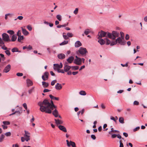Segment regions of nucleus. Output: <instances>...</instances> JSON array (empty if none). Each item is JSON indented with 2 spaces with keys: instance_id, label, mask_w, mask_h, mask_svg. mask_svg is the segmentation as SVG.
<instances>
[{
  "instance_id": "1",
  "label": "nucleus",
  "mask_w": 147,
  "mask_h": 147,
  "mask_svg": "<svg viewBox=\"0 0 147 147\" xmlns=\"http://www.w3.org/2000/svg\"><path fill=\"white\" fill-rule=\"evenodd\" d=\"M51 103L46 99L44 100L42 102L40 101L38 102V105L40 106V110L42 112H45L46 113L51 114L52 113L50 107L51 106L53 105L54 104L53 100L51 101Z\"/></svg>"
},
{
  "instance_id": "2",
  "label": "nucleus",
  "mask_w": 147,
  "mask_h": 147,
  "mask_svg": "<svg viewBox=\"0 0 147 147\" xmlns=\"http://www.w3.org/2000/svg\"><path fill=\"white\" fill-rule=\"evenodd\" d=\"M119 35V34L117 31H113L112 33H108V37L113 40L115 39L117 37H118Z\"/></svg>"
},
{
  "instance_id": "3",
  "label": "nucleus",
  "mask_w": 147,
  "mask_h": 147,
  "mask_svg": "<svg viewBox=\"0 0 147 147\" xmlns=\"http://www.w3.org/2000/svg\"><path fill=\"white\" fill-rule=\"evenodd\" d=\"M108 33L109 32H106L103 31L101 30L98 32V39H99V38H102L104 37L108 36Z\"/></svg>"
},
{
  "instance_id": "4",
  "label": "nucleus",
  "mask_w": 147,
  "mask_h": 147,
  "mask_svg": "<svg viewBox=\"0 0 147 147\" xmlns=\"http://www.w3.org/2000/svg\"><path fill=\"white\" fill-rule=\"evenodd\" d=\"M2 36L3 40L4 41L7 42L11 41L9 36L7 34L3 33L2 34Z\"/></svg>"
},
{
  "instance_id": "5",
  "label": "nucleus",
  "mask_w": 147,
  "mask_h": 147,
  "mask_svg": "<svg viewBox=\"0 0 147 147\" xmlns=\"http://www.w3.org/2000/svg\"><path fill=\"white\" fill-rule=\"evenodd\" d=\"M78 51L79 53L82 55H85L88 52L86 48L83 47H80Z\"/></svg>"
},
{
  "instance_id": "6",
  "label": "nucleus",
  "mask_w": 147,
  "mask_h": 147,
  "mask_svg": "<svg viewBox=\"0 0 147 147\" xmlns=\"http://www.w3.org/2000/svg\"><path fill=\"white\" fill-rule=\"evenodd\" d=\"M49 73L47 71H45L44 73V75H42V80L45 81L46 80H48L49 78Z\"/></svg>"
},
{
  "instance_id": "7",
  "label": "nucleus",
  "mask_w": 147,
  "mask_h": 147,
  "mask_svg": "<svg viewBox=\"0 0 147 147\" xmlns=\"http://www.w3.org/2000/svg\"><path fill=\"white\" fill-rule=\"evenodd\" d=\"M116 40L117 43H118L121 45H124L126 44V41H123L122 39L120 37L118 38Z\"/></svg>"
},
{
  "instance_id": "8",
  "label": "nucleus",
  "mask_w": 147,
  "mask_h": 147,
  "mask_svg": "<svg viewBox=\"0 0 147 147\" xmlns=\"http://www.w3.org/2000/svg\"><path fill=\"white\" fill-rule=\"evenodd\" d=\"M22 108L21 107H19L18 108V110H16L15 112H14L13 113L9 115L10 116H11V115H13L15 114L16 113H18V114L19 115H20L21 113H22Z\"/></svg>"
},
{
  "instance_id": "9",
  "label": "nucleus",
  "mask_w": 147,
  "mask_h": 147,
  "mask_svg": "<svg viewBox=\"0 0 147 147\" xmlns=\"http://www.w3.org/2000/svg\"><path fill=\"white\" fill-rule=\"evenodd\" d=\"M54 69L55 70L57 69L61 68L63 67V65L62 63H60L59 64H54Z\"/></svg>"
},
{
  "instance_id": "10",
  "label": "nucleus",
  "mask_w": 147,
  "mask_h": 147,
  "mask_svg": "<svg viewBox=\"0 0 147 147\" xmlns=\"http://www.w3.org/2000/svg\"><path fill=\"white\" fill-rule=\"evenodd\" d=\"M74 63L78 65H80L82 63L81 59L80 58H78V59H75L74 61Z\"/></svg>"
},
{
  "instance_id": "11",
  "label": "nucleus",
  "mask_w": 147,
  "mask_h": 147,
  "mask_svg": "<svg viewBox=\"0 0 147 147\" xmlns=\"http://www.w3.org/2000/svg\"><path fill=\"white\" fill-rule=\"evenodd\" d=\"M11 67V65L10 64H8L5 67L3 70V72L5 73L8 72L10 70Z\"/></svg>"
},
{
  "instance_id": "12",
  "label": "nucleus",
  "mask_w": 147,
  "mask_h": 147,
  "mask_svg": "<svg viewBox=\"0 0 147 147\" xmlns=\"http://www.w3.org/2000/svg\"><path fill=\"white\" fill-rule=\"evenodd\" d=\"M66 141L67 146L69 147H70L71 146H72L76 144L74 142L71 141L69 142L68 140H67Z\"/></svg>"
},
{
  "instance_id": "13",
  "label": "nucleus",
  "mask_w": 147,
  "mask_h": 147,
  "mask_svg": "<svg viewBox=\"0 0 147 147\" xmlns=\"http://www.w3.org/2000/svg\"><path fill=\"white\" fill-rule=\"evenodd\" d=\"M55 88L57 90H60L62 89V86L61 84L57 83L55 84Z\"/></svg>"
},
{
  "instance_id": "14",
  "label": "nucleus",
  "mask_w": 147,
  "mask_h": 147,
  "mask_svg": "<svg viewBox=\"0 0 147 147\" xmlns=\"http://www.w3.org/2000/svg\"><path fill=\"white\" fill-rule=\"evenodd\" d=\"M59 128L61 131L64 132H67V130L66 128L63 126L62 125H59L58 126Z\"/></svg>"
},
{
  "instance_id": "15",
  "label": "nucleus",
  "mask_w": 147,
  "mask_h": 147,
  "mask_svg": "<svg viewBox=\"0 0 147 147\" xmlns=\"http://www.w3.org/2000/svg\"><path fill=\"white\" fill-rule=\"evenodd\" d=\"M74 57L73 56H71L69 57L67 60V61L69 63H71L74 60Z\"/></svg>"
},
{
  "instance_id": "16",
  "label": "nucleus",
  "mask_w": 147,
  "mask_h": 147,
  "mask_svg": "<svg viewBox=\"0 0 147 147\" xmlns=\"http://www.w3.org/2000/svg\"><path fill=\"white\" fill-rule=\"evenodd\" d=\"M56 124L57 125H58L62 124L63 123V122L61 120H60L59 119H54Z\"/></svg>"
},
{
  "instance_id": "17",
  "label": "nucleus",
  "mask_w": 147,
  "mask_h": 147,
  "mask_svg": "<svg viewBox=\"0 0 147 147\" xmlns=\"http://www.w3.org/2000/svg\"><path fill=\"white\" fill-rule=\"evenodd\" d=\"M57 57L59 59H63L65 58V56L64 54L61 53L58 55Z\"/></svg>"
},
{
  "instance_id": "18",
  "label": "nucleus",
  "mask_w": 147,
  "mask_h": 147,
  "mask_svg": "<svg viewBox=\"0 0 147 147\" xmlns=\"http://www.w3.org/2000/svg\"><path fill=\"white\" fill-rule=\"evenodd\" d=\"M71 68V67L70 66L67 65H65L64 67V71L66 72H67Z\"/></svg>"
},
{
  "instance_id": "19",
  "label": "nucleus",
  "mask_w": 147,
  "mask_h": 147,
  "mask_svg": "<svg viewBox=\"0 0 147 147\" xmlns=\"http://www.w3.org/2000/svg\"><path fill=\"white\" fill-rule=\"evenodd\" d=\"M52 114L55 117H57L58 116L59 113L56 109H55L53 111Z\"/></svg>"
},
{
  "instance_id": "20",
  "label": "nucleus",
  "mask_w": 147,
  "mask_h": 147,
  "mask_svg": "<svg viewBox=\"0 0 147 147\" xmlns=\"http://www.w3.org/2000/svg\"><path fill=\"white\" fill-rule=\"evenodd\" d=\"M21 28L22 33L24 35L26 36L28 34V32L24 28L22 27H21Z\"/></svg>"
},
{
  "instance_id": "21",
  "label": "nucleus",
  "mask_w": 147,
  "mask_h": 147,
  "mask_svg": "<svg viewBox=\"0 0 147 147\" xmlns=\"http://www.w3.org/2000/svg\"><path fill=\"white\" fill-rule=\"evenodd\" d=\"M26 83L28 87L32 86L33 84L32 82L29 79L26 80Z\"/></svg>"
},
{
  "instance_id": "22",
  "label": "nucleus",
  "mask_w": 147,
  "mask_h": 147,
  "mask_svg": "<svg viewBox=\"0 0 147 147\" xmlns=\"http://www.w3.org/2000/svg\"><path fill=\"white\" fill-rule=\"evenodd\" d=\"M102 38H99L98 40V42L101 45H102L105 44V41Z\"/></svg>"
},
{
  "instance_id": "23",
  "label": "nucleus",
  "mask_w": 147,
  "mask_h": 147,
  "mask_svg": "<svg viewBox=\"0 0 147 147\" xmlns=\"http://www.w3.org/2000/svg\"><path fill=\"white\" fill-rule=\"evenodd\" d=\"M82 45V43L79 41H77L75 44V46L76 47H78Z\"/></svg>"
},
{
  "instance_id": "24",
  "label": "nucleus",
  "mask_w": 147,
  "mask_h": 147,
  "mask_svg": "<svg viewBox=\"0 0 147 147\" xmlns=\"http://www.w3.org/2000/svg\"><path fill=\"white\" fill-rule=\"evenodd\" d=\"M42 85L44 88H47L49 85V84L48 82L44 81L42 82Z\"/></svg>"
},
{
  "instance_id": "25",
  "label": "nucleus",
  "mask_w": 147,
  "mask_h": 147,
  "mask_svg": "<svg viewBox=\"0 0 147 147\" xmlns=\"http://www.w3.org/2000/svg\"><path fill=\"white\" fill-rule=\"evenodd\" d=\"M49 96L50 98H51V100L54 99L55 100H59V98L58 97H55L52 95H50Z\"/></svg>"
},
{
  "instance_id": "26",
  "label": "nucleus",
  "mask_w": 147,
  "mask_h": 147,
  "mask_svg": "<svg viewBox=\"0 0 147 147\" xmlns=\"http://www.w3.org/2000/svg\"><path fill=\"white\" fill-rule=\"evenodd\" d=\"M17 39V37L16 35H13L12 36L11 39V41L12 42L15 41Z\"/></svg>"
},
{
  "instance_id": "27",
  "label": "nucleus",
  "mask_w": 147,
  "mask_h": 147,
  "mask_svg": "<svg viewBox=\"0 0 147 147\" xmlns=\"http://www.w3.org/2000/svg\"><path fill=\"white\" fill-rule=\"evenodd\" d=\"M24 136L26 139V142L30 140V136L29 135H24Z\"/></svg>"
},
{
  "instance_id": "28",
  "label": "nucleus",
  "mask_w": 147,
  "mask_h": 147,
  "mask_svg": "<svg viewBox=\"0 0 147 147\" xmlns=\"http://www.w3.org/2000/svg\"><path fill=\"white\" fill-rule=\"evenodd\" d=\"M119 120L120 123L122 124L124 123V119L123 117H119Z\"/></svg>"
},
{
  "instance_id": "29",
  "label": "nucleus",
  "mask_w": 147,
  "mask_h": 147,
  "mask_svg": "<svg viewBox=\"0 0 147 147\" xmlns=\"http://www.w3.org/2000/svg\"><path fill=\"white\" fill-rule=\"evenodd\" d=\"M71 67L72 70H78V69L79 67V66H71Z\"/></svg>"
},
{
  "instance_id": "30",
  "label": "nucleus",
  "mask_w": 147,
  "mask_h": 147,
  "mask_svg": "<svg viewBox=\"0 0 147 147\" xmlns=\"http://www.w3.org/2000/svg\"><path fill=\"white\" fill-rule=\"evenodd\" d=\"M24 39L23 36H18V40L19 42H20L21 40H23Z\"/></svg>"
},
{
  "instance_id": "31",
  "label": "nucleus",
  "mask_w": 147,
  "mask_h": 147,
  "mask_svg": "<svg viewBox=\"0 0 147 147\" xmlns=\"http://www.w3.org/2000/svg\"><path fill=\"white\" fill-rule=\"evenodd\" d=\"M79 94L80 95H86V93L85 91L82 90L80 91Z\"/></svg>"
},
{
  "instance_id": "32",
  "label": "nucleus",
  "mask_w": 147,
  "mask_h": 147,
  "mask_svg": "<svg viewBox=\"0 0 147 147\" xmlns=\"http://www.w3.org/2000/svg\"><path fill=\"white\" fill-rule=\"evenodd\" d=\"M12 52L13 53L18 51V49L16 47L13 48L11 50Z\"/></svg>"
},
{
  "instance_id": "33",
  "label": "nucleus",
  "mask_w": 147,
  "mask_h": 147,
  "mask_svg": "<svg viewBox=\"0 0 147 147\" xmlns=\"http://www.w3.org/2000/svg\"><path fill=\"white\" fill-rule=\"evenodd\" d=\"M68 43V41L67 40H64V41L62 42V43H60L59 45H63L67 44Z\"/></svg>"
},
{
  "instance_id": "34",
  "label": "nucleus",
  "mask_w": 147,
  "mask_h": 147,
  "mask_svg": "<svg viewBox=\"0 0 147 147\" xmlns=\"http://www.w3.org/2000/svg\"><path fill=\"white\" fill-rule=\"evenodd\" d=\"M90 32V30L88 29H86L84 32V33L86 35H87Z\"/></svg>"
},
{
  "instance_id": "35",
  "label": "nucleus",
  "mask_w": 147,
  "mask_h": 147,
  "mask_svg": "<svg viewBox=\"0 0 147 147\" xmlns=\"http://www.w3.org/2000/svg\"><path fill=\"white\" fill-rule=\"evenodd\" d=\"M5 137V136L3 134H1L0 137V142H2Z\"/></svg>"
},
{
  "instance_id": "36",
  "label": "nucleus",
  "mask_w": 147,
  "mask_h": 147,
  "mask_svg": "<svg viewBox=\"0 0 147 147\" xmlns=\"http://www.w3.org/2000/svg\"><path fill=\"white\" fill-rule=\"evenodd\" d=\"M7 32L11 35H14V32L12 30H9L7 31Z\"/></svg>"
},
{
  "instance_id": "37",
  "label": "nucleus",
  "mask_w": 147,
  "mask_h": 147,
  "mask_svg": "<svg viewBox=\"0 0 147 147\" xmlns=\"http://www.w3.org/2000/svg\"><path fill=\"white\" fill-rule=\"evenodd\" d=\"M56 18L59 21H61V16L60 15H57L56 16Z\"/></svg>"
},
{
  "instance_id": "38",
  "label": "nucleus",
  "mask_w": 147,
  "mask_h": 147,
  "mask_svg": "<svg viewBox=\"0 0 147 147\" xmlns=\"http://www.w3.org/2000/svg\"><path fill=\"white\" fill-rule=\"evenodd\" d=\"M0 56L1 57V58H2V60L3 61H4L5 59V58L4 57V55L3 54L0 53Z\"/></svg>"
},
{
  "instance_id": "39",
  "label": "nucleus",
  "mask_w": 147,
  "mask_h": 147,
  "mask_svg": "<svg viewBox=\"0 0 147 147\" xmlns=\"http://www.w3.org/2000/svg\"><path fill=\"white\" fill-rule=\"evenodd\" d=\"M34 89V87H32L28 91V93L29 94H31L33 91Z\"/></svg>"
},
{
  "instance_id": "40",
  "label": "nucleus",
  "mask_w": 147,
  "mask_h": 147,
  "mask_svg": "<svg viewBox=\"0 0 147 147\" xmlns=\"http://www.w3.org/2000/svg\"><path fill=\"white\" fill-rule=\"evenodd\" d=\"M67 26V25L63 24L62 25H57V28H61V27H65V26Z\"/></svg>"
},
{
  "instance_id": "41",
  "label": "nucleus",
  "mask_w": 147,
  "mask_h": 147,
  "mask_svg": "<svg viewBox=\"0 0 147 147\" xmlns=\"http://www.w3.org/2000/svg\"><path fill=\"white\" fill-rule=\"evenodd\" d=\"M57 108V107L54 105L53 106H51V107H50L49 109H51V111H52V110H53L54 108L56 109Z\"/></svg>"
},
{
  "instance_id": "42",
  "label": "nucleus",
  "mask_w": 147,
  "mask_h": 147,
  "mask_svg": "<svg viewBox=\"0 0 147 147\" xmlns=\"http://www.w3.org/2000/svg\"><path fill=\"white\" fill-rule=\"evenodd\" d=\"M105 39L106 40L107 42L106 44L107 45H109L111 44V42L110 40L107 38H105Z\"/></svg>"
},
{
  "instance_id": "43",
  "label": "nucleus",
  "mask_w": 147,
  "mask_h": 147,
  "mask_svg": "<svg viewBox=\"0 0 147 147\" xmlns=\"http://www.w3.org/2000/svg\"><path fill=\"white\" fill-rule=\"evenodd\" d=\"M67 35L69 37H71L73 36V34L71 33L68 32L67 34Z\"/></svg>"
},
{
  "instance_id": "44",
  "label": "nucleus",
  "mask_w": 147,
  "mask_h": 147,
  "mask_svg": "<svg viewBox=\"0 0 147 147\" xmlns=\"http://www.w3.org/2000/svg\"><path fill=\"white\" fill-rule=\"evenodd\" d=\"M3 123L4 125H9L10 124V122L8 121H3Z\"/></svg>"
},
{
  "instance_id": "45",
  "label": "nucleus",
  "mask_w": 147,
  "mask_h": 147,
  "mask_svg": "<svg viewBox=\"0 0 147 147\" xmlns=\"http://www.w3.org/2000/svg\"><path fill=\"white\" fill-rule=\"evenodd\" d=\"M78 8H76L75 10L74 11V13L76 15L78 14Z\"/></svg>"
},
{
  "instance_id": "46",
  "label": "nucleus",
  "mask_w": 147,
  "mask_h": 147,
  "mask_svg": "<svg viewBox=\"0 0 147 147\" xmlns=\"http://www.w3.org/2000/svg\"><path fill=\"white\" fill-rule=\"evenodd\" d=\"M119 132V131H118L114 130H111L110 131H109V134H112V132Z\"/></svg>"
},
{
  "instance_id": "47",
  "label": "nucleus",
  "mask_w": 147,
  "mask_h": 147,
  "mask_svg": "<svg viewBox=\"0 0 147 147\" xmlns=\"http://www.w3.org/2000/svg\"><path fill=\"white\" fill-rule=\"evenodd\" d=\"M5 53L8 56H9L11 54L10 51L7 49L5 51Z\"/></svg>"
},
{
  "instance_id": "48",
  "label": "nucleus",
  "mask_w": 147,
  "mask_h": 147,
  "mask_svg": "<svg viewBox=\"0 0 147 147\" xmlns=\"http://www.w3.org/2000/svg\"><path fill=\"white\" fill-rule=\"evenodd\" d=\"M117 43V42L116 40H115V41H112L111 42V43L110 44V45L111 46H113V45H115Z\"/></svg>"
},
{
  "instance_id": "49",
  "label": "nucleus",
  "mask_w": 147,
  "mask_h": 147,
  "mask_svg": "<svg viewBox=\"0 0 147 147\" xmlns=\"http://www.w3.org/2000/svg\"><path fill=\"white\" fill-rule=\"evenodd\" d=\"M11 135V134L10 132H6L5 134V135L7 136H10Z\"/></svg>"
},
{
  "instance_id": "50",
  "label": "nucleus",
  "mask_w": 147,
  "mask_h": 147,
  "mask_svg": "<svg viewBox=\"0 0 147 147\" xmlns=\"http://www.w3.org/2000/svg\"><path fill=\"white\" fill-rule=\"evenodd\" d=\"M56 80H54L52 81L51 83V86H53L55 85V83L56 82Z\"/></svg>"
},
{
  "instance_id": "51",
  "label": "nucleus",
  "mask_w": 147,
  "mask_h": 147,
  "mask_svg": "<svg viewBox=\"0 0 147 147\" xmlns=\"http://www.w3.org/2000/svg\"><path fill=\"white\" fill-rule=\"evenodd\" d=\"M58 72L59 73H64V71L63 69H57Z\"/></svg>"
},
{
  "instance_id": "52",
  "label": "nucleus",
  "mask_w": 147,
  "mask_h": 147,
  "mask_svg": "<svg viewBox=\"0 0 147 147\" xmlns=\"http://www.w3.org/2000/svg\"><path fill=\"white\" fill-rule=\"evenodd\" d=\"M64 34V33H63V34ZM63 38L65 40H67L69 39V38L68 37L67 35H64L63 34Z\"/></svg>"
},
{
  "instance_id": "53",
  "label": "nucleus",
  "mask_w": 147,
  "mask_h": 147,
  "mask_svg": "<svg viewBox=\"0 0 147 147\" xmlns=\"http://www.w3.org/2000/svg\"><path fill=\"white\" fill-rule=\"evenodd\" d=\"M27 28L28 30L31 31L32 30V28L30 25H28L27 26Z\"/></svg>"
},
{
  "instance_id": "54",
  "label": "nucleus",
  "mask_w": 147,
  "mask_h": 147,
  "mask_svg": "<svg viewBox=\"0 0 147 147\" xmlns=\"http://www.w3.org/2000/svg\"><path fill=\"white\" fill-rule=\"evenodd\" d=\"M120 35L122 39H124V33L122 32H120Z\"/></svg>"
},
{
  "instance_id": "55",
  "label": "nucleus",
  "mask_w": 147,
  "mask_h": 147,
  "mask_svg": "<svg viewBox=\"0 0 147 147\" xmlns=\"http://www.w3.org/2000/svg\"><path fill=\"white\" fill-rule=\"evenodd\" d=\"M3 45H4V43L2 40H1L0 41V47L2 46Z\"/></svg>"
},
{
  "instance_id": "56",
  "label": "nucleus",
  "mask_w": 147,
  "mask_h": 147,
  "mask_svg": "<svg viewBox=\"0 0 147 147\" xmlns=\"http://www.w3.org/2000/svg\"><path fill=\"white\" fill-rule=\"evenodd\" d=\"M16 75L18 76H22L23 75V74L22 73H18L16 74Z\"/></svg>"
},
{
  "instance_id": "57",
  "label": "nucleus",
  "mask_w": 147,
  "mask_h": 147,
  "mask_svg": "<svg viewBox=\"0 0 147 147\" xmlns=\"http://www.w3.org/2000/svg\"><path fill=\"white\" fill-rule=\"evenodd\" d=\"M23 106L26 110H27V105L26 103H24L23 104Z\"/></svg>"
},
{
  "instance_id": "58",
  "label": "nucleus",
  "mask_w": 147,
  "mask_h": 147,
  "mask_svg": "<svg viewBox=\"0 0 147 147\" xmlns=\"http://www.w3.org/2000/svg\"><path fill=\"white\" fill-rule=\"evenodd\" d=\"M121 65L123 67H127L128 66V63H126L125 64H121Z\"/></svg>"
},
{
  "instance_id": "59",
  "label": "nucleus",
  "mask_w": 147,
  "mask_h": 147,
  "mask_svg": "<svg viewBox=\"0 0 147 147\" xmlns=\"http://www.w3.org/2000/svg\"><path fill=\"white\" fill-rule=\"evenodd\" d=\"M1 49H3L4 50H6L7 49V47H6L5 45H3L1 47Z\"/></svg>"
},
{
  "instance_id": "60",
  "label": "nucleus",
  "mask_w": 147,
  "mask_h": 147,
  "mask_svg": "<svg viewBox=\"0 0 147 147\" xmlns=\"http://www.w3.org/2000/svg\"><path fill=\"white\" fill-rule=\"evenodd\" d=\"M134 104L135 105H139V102L137 101H135L134 102Z\"/></svg>"
},
{
  "instance_id": "61",
  "label": "nucleus",
  "mask_w": 147,
  "mask_h": 147,
  "mask_svg": "<svg viewBox=\"0 0 147 147\" xmlns=\"http://www.w3.org/2000/svg\"><path fill=\"white\" fill-rule=\"evenodd\" d=\"M91 138L93 140H95L96 139V137L94 135H92L91 136Z\"/></svg>"
},
{
  "instance_id": "62",
  "label": "nucleus",
  "mask_w": 147,
  "mask_h": 147,
  "mask_svg": "<svg viewBox=\"0 0 147 147\" xmlns=\"http://www.w3.org/2000/svg\"><path fill=\"white\" fill-rule=\"evenodd\" d=\"M140 128V127H137L134 129L133 131H136L138 130Z\"/></svg>"
},
{
  "instance_id": "63",
  "label": "nucleus",
  "mask_w": 147,
  "mask_h": 147,
  "mask_svg": "<svg viewBox=\"0 0 147 147\" xmlns=\"http://www.w3.org/2000/svg\"><path fill=\"white\" fill-rule=\"evenodd\" d=\"M120 146L119 147H123V143L121 142V140L119 141Z\"/></svg>"
},
{
  "instance_id": "64",
  "label": "nucleus",
  "mask_w": 147,
  "mask_h": 147,
  "mask_svg": "<svg viewBox=\"0 0 147 147\" xmlns=\"http://www.w3.org/2000/svg\"><path fill=\"white\" fill-rule=\"evenodd\" d=\"M32 47L29 45L28 47H27V49H28L29 50H31L32 49Z\"/></svg>"
}]
</instances>
